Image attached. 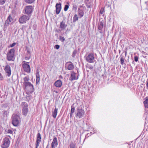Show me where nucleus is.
Here are the masks:
<instances>
[{"label": "nucleus", "mask_w": 148, "mask_h": 148, "mask_svg": "<svg viewBox=\"0 0 148 148\" xmlns=\"http://www.w3.org/2000/svg\"><path fill=\"white\" fill-rule=\"evenodd\" d=\"M3 79V77H2L1 74V73H0V80H2Z\"/></svg>", "instance_id": "a19ab883"}, {"label": "nucleus", "mask_w": 148, "mask_h": 148, "mask_svg": "<svg viewBox=\"0 0 148 148\" xmlns=\"http://www.w3.org/2000/svg\"><path fill=\"white\" fill-rule=\"evenodd\" d=\"M8 133L12 134L13 132L12 130H8Z\"/></svg>", "instance_id": "ea45409f"}, {"label": "nucleus", "mask_w": 148, "mask_h": 148, "mask_svg": "<svg viewBox=\"0 0 148 148\" xmlns=\"http://www.w3.org/2000/svg\"><path fill=\"white\" fill-rule=\"evenodd\" d=\"M25 2L29 3H31L34 1L35 0H24Z\"/></svg>", "instance_id": "393cba45"}, {"label": "nucleus", "mask_w": 148, "mask_h": 148, "mask_svg": "<svg viewBox=\"0 0 148 148\" xmlns=\"http://www.w3.org/2000/svg\"><path fill=\"white\" fill-rule=\"evenodd\" d=\"M3 114L4 116H7L8 114V112L7 111H3Z\"/></svg>", "instance_id": "e433bc0d"}, {"label": "nucleus", "mask_w": 148, "mask_h": 148, "mask_svg": "<svg viewBox=\"0 0 148 148\" xmlns=\"http://www.w3.org/2000/svg\"><path fill=\"white\" fill-rule=\"evenodd\" d=\"M5 2V0H0V4L3 5L4 4Z\"/></svg>", "instance_id": "473e14b6"}, {"label": "nucleus", "mask_w": 148, "mask_h": 148, "mask_svg": "<svg viewBox=\"0 0 148 148\" xmlns=\"http://www.w3.org/2000/svg\"><path fill=\"white\" fill-rule=\"evenodd\" d=\"M24 82L23 84L25 87V89L29 93H31L34 90V87L32 85L30 82H29V79L28 76H26L23 78Z\"/></svg>", "instance_id": "f257e3e1"}, {"label": "nucleus", "mask_w": 148, "mask_h": 148, "mask_svg": "<svg viewBox=\"0 0 148 148\" xmlns=\"http://www.w3.org/2000/svg\"><path fill=\"white\" fill-rule=\"evenodd\" d=\"M66 63V64H68L67 67V69L68 70H71L74 68V66L71 62H67Z\"/></svg>", "instance_id": "2eb2a0df"}, {"label": "nucleus", "mask_w": 148, "mask_h": 148, "mask_svg": "<svg viewBox=\"0 0 148 148\" xmlns=\"http://www.w3.org/2000/svg\"><path fill=\"white\" fill-rule=\"evenodd\" d=\"M66 3L67 4L65 5L64 7V10L65 11H66L67 10L70 5L69 3V2H67Z\"/></svg>", "instance_id": "4be33fe9"}, {"label": "nucleus", "mask_w": 148, "mask_h": 148, "mask_svg": "<svg viewBox=\"0 0 148 148\" xmlns=\"http://www.w3.org/2000/svg\"><path fill=\"white\" fill-rule=\"evenodd\" d=\"M138 57L137 56H135L134 57V61L136 62H137L138 61Z\"/></svg>", "instance_id": "c9c22d12"}, {"label": "nucleus", "mask_w": 148, "mask_h": 148, "mask_svg": "<svg viewBox=\"0 0 148 148\" xmlns=\"http://www.w3.org/2000/svg\"><path fill=\"white\" fill-rule=\"evenodd\" d=\"M4 70L7 74L6 75L8 77L10 76L11 74V70L10 66L8 65H7L5 66Z\"/></svg>", "instance_id": "9d476101"}, {"label": "nucleus", "mask_w": 148, "mask_h": 148, "mask_svg": "<svg viewBox=\"0 0 148 148\" xmlns=\"http://www.w3.org/2000/svg\"><path fill=\"white\" fill-rule=\"evenodd\" d=\"M16 45V43L14 42L10 45V47H14Z\"/></svg>", "instance_id": "58836bf2"}, {"label": "nucleus", "mask_w": 148, "mask_h": 148, "mask_svg": "<svg viewBox=\"0 0 148 148\" xmlns=\"http://www.w3.org/2000/svg\"><path fill=\"white\" fill-rule=\"evenodd\" d=\"M143 103L145 107L146 108H148V98L146 99Z\"/></svg>", "instance_id": "5701e85b"}, {"label": "nucleus", "mask_w": 148, "mask_h": 148, "mask_svg": "<svg viewBox=\"0 0 148 148\" xmlns=\"http://www.w3.org/2000/svg\"><path fill=\"white\" fill-rule=\"evenodd\" d=\"M71 80H73L76 79L75 73H73L71 74Z\"/></svg>", "instance_id": "b1692460"}, {"label": "nucleus", "mask_w": 148, "mask_h": 148, "mask_svg": "<svg viewBox=\"0 0 148 148\" xmlns=\"http://www.w3.org/2000/svg\"><path fill=\"white\" fill-rule=\"evenodd\" d=\"M78 17L76 14H75L73 17V21L75 22L76 21L78 20Z\"/></svg>", "instance_id": "a878e982"}, {"label": "nucleus", "mask_w": 148, "mask_h": 148, "mask_svg": "<svg viewBox=\"0 0 148 148\" xmlns=\"http://www.w3.org/2000/svg\"><path fill=\"white\" fill-rule=\"evenodd\" d=\"M58 142L57 138L56 137H54L53 139V140L51 143V145H54V146L56 147L58 145Z\"/></svg>", "instance_id": "6ab92c4d"}, {"label": "nucleus", "mask_w": 148, "mask_h": 148, "mask_svg": "<svg viewBox=\"0 0 148 148\" xmlns=\"http://www.w3.org/2000/svg\"><path fill=\"white\" fill-rule=\"evenodd\" d=\"M73 113H71V112L70 113V117H71L72 115V114Z\"/></svg>", "instance_id": "a18cd8bd"}, {"label": "nucleus", "mask_w": 148, "mask_h": 148, "mask_svg": "<svg viewBox=\"0 0 148 148\" xmlns=\"http://www.w3.org/2000/svg\"><path fill=\"white\" fill-rule=\"evenodd\" d=\"M15 50L14 49H10L7 54V58L8 61L13 60L14 54Z\"/></svg>", "instance_id": "7ed1b4c3"}, {"label": "nucleus", "mask_w": 148, "mask_h": 148, "mask_svg": "<svg viewBox=\"0 0 148 148\" xmlns=\"http://www.w3.org/2000/svg\"><path fill=\"white\" fill-rule=\"evenodd\" d=\"M26 50L27 51V53L29 54V57L30 55V50L28 47H26Z\"/></svg>", "instance_id": "7c9ffc66"}, {"label": "nucleus", "mask_w": 148, "mask_h": 148, "mask_svg": "<svg viewBox=\"0 0 148 148\" xmlns=\"http://www.w3.org/2000/svg\"><path fill=\"white\" fill-rule=\"evenodd\" d=\"M23 67L24 71L27 73H29L30 71V69L29 65L26 63L23 64Z\"/></svg>", "instance_id": "4468645a"}, {"label": "nucleus", "mask_w": 148, "mask_h": 148, "mask_svg": "<svg viewBox=\"0 0 148 148\" xmlns=\"http://www.w3.org/2000/svg\"><path fill=\"white\" fill-rule=\"evenodd\" d=\"M60 46L58 45H56L54 46V48L57 49H58L60 48Z\"/></svg>", "instance_id": "72a5a7b5"}, {"label": "nucleus", "mask_w": 148, "mask_h": 148, "mask_svg": "<svg viewBox=\"0 0 148 148\" xmlns=\"http://www.w3.org/2000/svg\"><path fill=\"white\" fill-rule=\"evenodd\" d=\"M59 39L62 42H64L65 40V39L63 37L61 36L59 37Z\"/></svg>", "instance_id": "c85d7f7f"}, {"label": "nucleus", "mask_w": 148, "mask_h": 148, "mask_svg": "<svg viewBox=\"0 0 148 148\" xmlns=\"http://www.w3.org/2000/svg\"><path fill=\"white\" fill-rule=\"evenodd\" d=\"M79 14L80 16V17H82L83 16L84 14L82 12H79Z\"/></svg>", "instance_id": "4c0bfd02"}, {"label": "nucleus", "mask_w": 148, "mask_h": 148, "mask_svg": "<svg viewBox=\"0 0 148 148\" xmlns=\"http://www.w3.org/2000/svg\"><path fill=\"white\" fill-rule=\"evenodd\" d=\"M75 144L73 143H71L70 144V148H75Z\"/></svg>", "instance_id": "cd10ccee"}, {"label": "nucleus", "mask_w": 148, "mask_h": 148, "mask_svg": "<svg viewBox=\"0 0 148 148\" xmlns=\"http://www.w3.org/2000/svg\"><path fill=\"white\" fill-rule=\"evenodd\" d=\"M13 19L10 15H9L5 23V25L8 26L9 24H11L13 23Z\"/></svg>", "instance_id": "f8f14e48"}, {"label": "nucleus", "mask_w": 148, "mask_h": 148, "mask_svg": "<svg viewBox=\"0 0 148 148\" xmlns=\"http://www.w3.org/2000/svg\"><path fill=\"white\" fill-rule=\"evenodd\" d=\"M146 86H147V89H148V82L147 83Z\"/></svg>", "instance_id": "37998d69"}, {"label": "nucleus", "mask_w": 148, "mask_h": 148, "mask_svg": "<svg viewBox=\"0 0 148 148\" xmlns=\"http://www.w3.org/2000/svg\"><path fill=\"white\" fill-rule=\"evenodd\" d=\"M10 144V141L8 138L6 137L3 140V144L1 147L3 148H8Z\"/></svg>", "instance_id": "20e7f679"}, {"label": "nucleus", "mask_w": 148, "mask_h": 148, "mask_svg": "<svg viewBox=\"0 0 148 148\" xmlns=\"http://www.w3.org/2000/svg\"><path fill=\"white\" fill-rule=\"evenodd\" d=\"M29 19V16L24 15L20 17L19 19V22L21 23H25L26 21Z\"/></svg>", "instance_id": "0eeeda50"}, {"label": "nucleus", "mask_w": 148, "mask_h": 148, "mask_svg": "<svg viewBox=\"0 0 148 148\" xmlns=\"http://www.w3.org/2000/svg\"><path fill=\"white\" fill-rule=\"evenodd\" d=\"M32 6L29 5L25 7V10L26 14H30L32 11Z\"/></svg>", "instance_id": "9b49d317"}, {"label": "nucleus", "mask_w": 148, "mask_h": 148, "mask_svg": "<svg viewBox=\"0 0 148 148\" xmlns=\"http://www.w3.org/2000/svg\"><path fill=\"white\" fill-rule=\"evenodd\" d=\"M36 84H38L40 80V75H39V71L37 70L36 71Z\"/></svg>", "instance_id": "dca6fc26"}, {"label": "nucleus", "mask_w": 148, "mask_h": 148, "mask_svg": "<svg viewBox=\"0 0 148 148\" xmlns=\"http://www.w3.org/2000/svg\"><path fill=\"white\" fill-rule=\"evenodd\" d=\"M22 105L23 106L22 110L23 114L24 115L26 116L27 114L28 110V109L27 108V104L25 102H23L22 103Z\"/></svg>", "instance_id": "423d86ee"}, {"label": "nucleus", "mask_w": 148, "mask_h": 148, "mask_svg": "<svg viewBox=\"0 0 148 148\" xmlns=\"http://www.w3.org/2000/svg\"><path fill=\"white\" fill-rule=\"evenodd\" d=\"M48 145L47 146L46 148H48Z\"/></svg>", "instance_id": "09e8293b"}, {"label": "nucleus", "mask_w": 148, "mask_h": 148, "mask_svg": "<svg viewBox=\"0 0 148 148\" xmlns=\"http://www.w3.org/2000/svg\"><path fill=\"white\" fill-rule=\"evenodd\" d=\"M25 58H26V59H27H27H29V58H28V57H25Z\"/></svg>", "instance_id": "de8ad7c7"}, {"label": "nucleus", "mask_w": 148, "mask_h": 148, "mask_svg": "<svg viewBox=\"0 0 148 148\" xmlns=\"http://www.w3.org/2000/svg\"><path fill=\"white\" fill-rule=\"evenodd\" d=\"M51 148H54L55 147H56L55 146H54V145H51Z\"/></svg>", "instance_id": "79ce46f5"}, {"label": "nucleus", "mask_w": 148, "mask_h": 148, "mask_svg": "<svg viewBox=\"0 0 148 148\" xmlns=\"http://www.w3.org/2000/svg\"><path fill=\"white\" fill-rule=\"evenodd\" d=\"M62 82L59 80L56 81L54 83L55 85L58 87H60L62 85Z\"/></svg>", "instance_id": "a211bd4d"}, {"label": "nucleus", "mask_w": 148, "mask_h": 148, "mask_svg": "<svg viewBox=\"0 0 148 148\" xmlns=\"http://www.w3.org/2000/svg\"><path fill=\"white\" fill-rule=\"evenodd\" d=\"M120 61L121 64L122 65L125 62V59L123 57L121 58Z\"/></svg>", "instance_id": "bb28decb"}, {"label": "nucleus", "mask_w": 148, "mask_h": 148, "mask_svg": "<svg viewBox=\"0 0 148 148\" xmlns=\"http://www.w3.org/2000/svg\"><path fill=\"white\" fill-rule=\"evenodd\" d=\"M41 141V136L40 134L38 133L37 134V138L36 141V148H38L40 142Z\"/></svg>", "instance_id": "1a4fd4ad"}, {"label": "nucleus", "mask_w": 148, "mask_h": 148, "mask_svg": "<svg viewBox=\"0 0 148 148\" xmlns=\"http://www.w3.org/2000/svg\"><path fill=\"white\" fill-rule=\"evenodd\" d=\"M84 110L82 107H79L77 108L76 116H78L79 118H80L84 116Z\"/></svg>", "instance_id": "39448f33"}, {"label": "nucleus", "mask_w": 148, "mask_h": 148, "mask_svg": "<svg viewBox=\"0 0 148 148\" xmlns=\"http://www.w3.org/2000/svg\"><path fill=\"white\" fill-rule=\"evenodd\" d=\"M56 14H58L60 13L62 9L61 3H56Z\"/></svg>", "instance_id": "ddd939ff"}, {"label": "nucleus", "mask_w": 148, "mask_h": 148, "mask_svg": "<svg viewBox=\"0 0 148 148\" xmlns=\"http://www.w3.org/2000/svg\"><path fill=\"white\" fill-rule=\"evenodd\" d=\"M12 117V124L15 126H17L20 123L19 116L17 115L14 114L13 115Z\"/></svg>", "instance_id": "f03ea898"}, {"label": "nucleus", "mask_w": 148, "mask_h": 148, "mask_svg": "<svg viewBox=\"0 0 148 148\" xmlns=\"http://www.w3.org/2000/svg\"><path fill=\"white\" fill-rule=\"evenodd\" d=\"M67 26V25L65 24L63 21L61 22L60 23V28L62 30L64 29Z\"/></svg>", "instance_id": "f3484780"}, {"label": "nucleus", "mask_w": 148, "mask_h": 148, "mask_svg": "<svg viewBox=\"0 0 148 148\" xmlns=\"http://www.w3.org/2000/svg\"><path fill=\"white\" fill-rule=\"evenodd\" d=\"M134 62L133 61V63H134Z\"/></svg>", "instance_id": "8fccbe9b"}, {"label": "nucleus", "mask_w": 148, "mask_h": 148, "mask_svg": "<svg viewBox=\"0 0 148 148\" xmlns=\"http://www.w3.org/2000/svg\"><path fill=\"white\" fill-rule=\"evenodd\" d=\"M104 12V9L101 8L100 11V13L101 14H103V13Z\"/></svg>", "instance_id": "f704fd0d"}, {"label": "nucleus", "mask_w": 148, "mask_h": 148, "mask_svg": "<svg viewBox=\"0 0 148 148\" xmlns=\"http://www.w3.org/2000/svg\"><path fill=\"white\" fill-rule=\"evenodd\" d=\"M93 68V67L92 66L91 67H90V68L91 69H92Z\"/></svg>", "instance_id": "49530a36"}, {"label": "nucleus", "mask_w": 148, "mask_h": 148, "mask_svg": "<svg viewBox=\"0 0 148 148\" xmlns=\"http://www.w3.org/2000/svg\"><path fill=\"white\" fill-rule=\"evenodd\" d=\"M127 53V52L126 51H125V56H126Z\"/></svg>", "instance_id": "c03bdc74"}, {"label": "nucleus", "mask_w": 148, "mask_h": 148, "mask_svg": "<svg viewBox=\"0 0 148 148\" xmlns=\"http://www.w3.org/2000/svg\"><path fill=\"white\" fill-rule=\"evenodd\" d=\"M94 55L92 53H90L87 56L86 58V60L89 63L93 62L94 59Z\"/></svg>", "instance_id": "6e6552de"}, {"label": "nucleus", "mask_w": 148, "mask_h": 148, "mask_svg": "<svg viewBox=\"0 0 148 148\" xmlns=\"http://www.w3.org/2000/svg\"><path fill=\"white\" fill-rule=\"evenodd\" d=\"M87 1H88L89 0H87Z\"/></svg>", "instance_id": "3c124183"}, {"label": "nucleus", "mask_w": 148, "mask_h": 148, "mask_svg": "<svg viewBox=\"0 0 148 148\" xmlns=\"http://www.w3.org/2000/svg\"><path fill=\"white\" fill-rule=\"evenodd\" d=\"M58 109L56 108L52 112V116L54 118H56L57 114Z\"/></svg>", "instance_id": "aec40b11"}, {"label": "nucleus", "mask_w": 148, "mask_h": 148, "mask_svg": "<svg viewBox=\"0 0 148 148\" xmlns=\"http://www.w3.org/2000/svg\"><path fill=\"white\" fill-rule=\"evenodd\" d=\"M103 26V23L102 22H100L98 25V29L100 30H101Z\"/></svg>", "instance_id": "412c9836"}, {"label": "nucleus", "mask_w": 148, "mask_h": 148, "mask_svg": "<svg viewBox=\"0 0 148 148\" xmlns=\"http://www.w3.org/2000/svg\"><path fill=\"white\" fill-rule=\"evenodd\" d=\"M75 108L73 107V106H71V113H73L75 111Z\"/></svg>", "instance_id": "2f4dec72"}, {"label": "nucleus", "mask_w": 148, "mask_h": 148, "mask_svg": "<svg viewBox=\"0 0 148 148\" xmlns=\"http://www.w3.org/2000/svg\"><path fill=\"white\" fill-rule=\"evenodd\" d=\"M77 53V51L76 50H74L72 56L74 58L75 56V55Z\"/></svg>", "instance_id": "c756f323"}]
</instances>
